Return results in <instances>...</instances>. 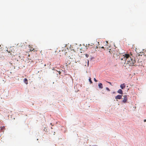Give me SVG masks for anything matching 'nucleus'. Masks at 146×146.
Masks as SVG:
<instances>
[{"label": "nucleus", "mask_w": 146, "mask_h": 146, "mask_svg": "<svg viewBox=\"0 0 146 146\" xmlns=\"http://www.w3.org/2000/svg\"><path fill=\"white\" fill-rule=\"evenodd\" d=\"M123 57L121 58V60L125 61V62L126 64L129 65V66L134 65L135 62V60L134 58V54L131 53L130 54H125L123 55Z\"/></svg>", "instance_id": "f257e3e1"}, {"label": "nucleus", "mask_w": 146, "mask_h": 146, "mask_svg": "<svg viewBox=\"0 0 146 146\" xmlns=\"http://www.w3.org/2000/svg\"><path fill=\"white\" fill-rule=\"evenodd\" d=\"M109 52L111 54V52L113 53V56L115 59H117L119 58V52L117 51H116L113 50V49H112L111 48L110 49Z\"/></svg>", "instance_id": "f03ea898"}, {"label": "nucleus", "mask_w": 146, "mask_h": 146, "mask_svg": "<svg viewBox=\"0 0 146 146\" xmlns=\"http://www.w3.org/2000/svg\"><path fill=\"white\" fill-rule=\"evenodd\" d=\"M6 51L10 53V55H11L12 57L15 56L13 51H14L13 48L12 46H8V47H6Z\"/></svg>", "instance_id": "7ed1b4c3"}, {"label": "nucleus", "mask_w": 146, "mask_h": 146, "mask_svg": "<svg viewBox=\"0 0 146 146\" xmlns=\"http://www.w3.org/2000/svg\"><path fill=\"white\" fill-rule=\"evenodd\" d=\"M143 49L142 48L139 47L136 48L135 49L136 51L138 53H141L143 51Z\"/></svg>", "instance_id": "20e7f679"}, {"label": "nucleus", "mask_w": 146, "mask_h": 146, "mask_svg": "<svg viewBox=\"0 0 146 146\" xmlns=\"http://www.w3.org/2000/svg\"><path fill=\"white\" fill-rule=\"evenodd\" d=\"M124 98L122 102L124 103H125L127 100V95H125L123 96Z\"/></svg>", "instance_id": "39448f33"}, {"label": "nucleus", "mask_w": 146, "mask_h": 146, "mask_svg": "<svg viewBox=\"0 0 146 146\" xmlns=\"http://www.w3.org/2000/svg\"><path fill=\"white\" fill-rule=\"evenodd\" d=\"M29 50L30 51H33L34 52L35 51H36L37 50H35V49L34 48H33L31 46H29Z\"/></svg>", "instance_id": "423d86ee"}, {"label": "nucleus", "mask_w": 146, "mask_h": 146, "mask_svg": "<svg viewBox=\"0 0 146 146\" xmlns=\"http://www.w3.org/2000/svg\"><path fill=\"white\" fill-rule=\"evenodd\" d=\"M122 96V95H118L115 97V99H120L121 98Z\"/></svg>", "instance_id": "0eeeda50"}, {"label": "nucleus", "mask_w": 146, "mask_h": 146, "mask_svg": "<svg viewBox=\"0 0 146 146\" xmlns=\"http://www.w3.org/2000/svg\"><path fill=\"white\" fill-rule=\"evenodd\" d=\"M120 87L121 89H123L125 87V84L123 83L122 84H121L120 86Z\"/></svg>", "instance_id": "6e6552de"}, {"label": "nucleus", "mask_w": 146, "mask_h": 146, "mask_svg": "<svg viewBox=\"0 0 146 146\" xmlns=\"http://www.w3.org/2000/svg\"><path fill=\"white\" fill-rule=\"evenodd\" d=\"M98 87L99 88L102 89L103 88V86L102 84L101 83H100L98 84Z\"/></svg>", "instance_id": "1a4fd4ad"}, {"label": "nucleus", "mask_w": 146, "mask_h": 146, "mask_svg": "<svg viewBox=\"0 0 146 146\" xmlns=\"http://www.w3.org/2000/svg\"><path fill=\"white\" fill-rule=\"evenodd\" d=\"M23 81H24V83H25V84H28V80L27 79H26V78L24 79L23 80Z\"/></svg>", "instance_id": "9d476101"}, {"label": "nucleus", "mask_w": 146, "mask_h": 146, "mask_svg": "<svg viewBox=\"0 0 146 146\" xmlns=\"http://www.w3.org/2000/svg\"><path fill=\"white\" fill-rule=\"evenodd\" d=\"M117 92L118 93H119L120 94H122L123 93L122 90L121 89H119L118 90Z\"/></svg>", "instance_id": "9b49d317"}, {"label": "nucleus", "mask_w": 146, "mask_h": 146, "mask_svg": "<svg viewBox=\"0 0 146 146\" xmlns=\"http://www.w3.org/2000/svg\"><path fill=\"white\" fill-rule=\"evenodd\" d=\"M89 80L91 83H92V82L91 80V79L90 78L89 79Z\"/></svg>", "instance_id": "f8f14e48"}, {"label": "nucleus", "mask_w": 146, "mask_h": 146, "mask_svg": "<svg viewBox=\"0 0 146 146\" xmlns=\"http://www.w3.org/2000/svg\"><path fill=\"white\" fill-rule=\"evenodd\" d=\"M5 129V127L4 126L2 127L1 128V130L3 131V130H4Z\"/></svg>", "instance_id": "ddd939ff"}, {"label": "nucleus", "mask_w": 146, "mask_h": 146, "mask_svg": "<svg viewBox=\"0 0 146 146\" xmlns=\"http://www.w3.org/2000/svg\"><path fill=\"white\" fill-rule=\"evenodd\" d=\"M106 90L108 91H110V90L109 89V88L108 87H106Z\"/></svg>", "instance_id": "4468645a"}, {"label": "nucleus", "mask_w": 146, "mask_h": 146, "mask_svg": "<svg viewBox=\"0 0 146 146\" xmlns=\"http://www.w3.org/2000/svg\"><path fill=\"white\" fill-rule=\"evenodd\" d=\"M94 80L95 82H97L98 81L95 78H94Z\"/></svg>", "instance_id": "2eb2a0df"}, {"label": "nucleus", "mask_w": 146, "mask_h": 146, "mask_svg": "<svg viewBox=\"0 0 146 146\" xmlns=\"http://www.w3.org/2000/svg\"><path fill=\"white\" fill-rule=\"evenodd\" d=\"M106 43V44H107V43H108V42L107 41H106V42H103V43ZM106 45H107V44H106Z\"/></svg>", "instance_id": "dca6fc26"}, {"label": "nucleus", "mask_w": 146, "mask_h": 146, "mask_svg": "<svg viewBox=\"0 0 146 146\" xmlns=\"http://www.w3.org/2000/svg\"><path fill=\"white\" fill-rule=\"evenodd\" d=\"M86 57H88V54H86Z\"/></svg>", "instance_id": "f3484780"}, {"label": "nucleus", "mask_w": 146, "mask_h": 146, "mask_svg": "<svg viewBox=\"0 0 146 146\" xmlns=\"http://www.w3.org/2000/svg\"><path fill=\"white\" fill-rule=\"evenodd\" d=\"M89 61L88 60V66H89Z\"/></svg>", "instance_id": "a211bd4d"}, {"label": "nucleus", "mask_w": 146, "mask_h": 146, "mask_svg": "<svg viewBox=\"0 0 146 146\" xmlns=\"http://www.w3.org/2000/svg\"><path fill=\"white\" fill-rule=\"evenodd\" d=\"M65 48L68 49V48L67 47V46H65Z\"/></svg>", "instance_id": "6ab92c4d"}, {"label": "nucleus", "mask_w": 146, "mask_h": 146, "mask_svg": "<svg viewBox=\"0 0 146 146\" xmlns=\"http://www.w3.org/2000/svg\"><path fill=\"white\" fill-rule=\"evenodd\" d=\"M101 48H104V47L103 46H102V47Z\"/></svg>", "instance_id": "aec40b11"}, {"label": "nucleus", "mask_w": 146, "mask_h": 146, "mask_svg": "<svg viewBox=\"0 0 146 146\" xmlns=\"http://www.w3.org/2000/svg\"><path fill=\"white\" fill-rule=\"evenodd\" d=\"M144 122H146V119H145V120H144Z\"/></svg>", "instance_id": "412c9836"}, {"label": "nucleus", "mask_w": 146, "mask_h": 146, "mask_svg": "<svg viewBox=\"0 0 146 146\" xmlns=\"http://www.w3.org/2000/svg\"><path fill=\"white\" fill-rule=\"evenodd\" d=\"M60 74V72H59V74Z\"/></svg>", "instance_id": "4be33fe9"}, {"label": "nucleus", "mask_w": 146, "mask_h": 146, "mask_svg": "<svg viewBox=\"0 0 146 146\" xmlns=\"http://www.w3.org/2000/svg\"><path fill=\"white\" fill-rule=\"evenodd\" d=\"M108 83H109L110 84H111V83H110V82H109Z\"/></svg>", "instance_id": "5701e85b"}, {"label": "nucleus", "mask_w": 146, "mask_h": 146, "mask_svg": "<svg viewBox=\"0 0 146 146\" xmlns=\"http://www.w3.org/2000/svg\"><path fill=\"white\" fill-rule=\"evenodd\" d=\"M99 42H98V45H99Z\"/></svg>", "instance_id": "b1692460"}, {"label": "nucleus", "mask_w": 146, "mask_h": 146, "mask_svg": "<svg viewBox=\"0 0 146 146\" xmlns=\"http://www.w3.org/2000/svg\"><path fill=\"white\" fill-rule=\"evenodd\" d=\"M80 46H81V44H80Z\"/></svg>", "instance_id": "393cba45"}, {"label": "nucleus", "mask_w": 146, "mask_h": 146, "mask_svg": "<svg viewBox=\"0 0 146 146\" xmlns=\"http://www.w3.org/2000/svg\"><path fill=\"white\" fill-rule=\"evenodd\" d=\"M0 46H1V45H0Z\"/></svg>", "instance_id": "a878e982"}]
</instances>
